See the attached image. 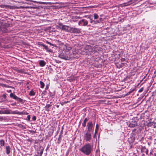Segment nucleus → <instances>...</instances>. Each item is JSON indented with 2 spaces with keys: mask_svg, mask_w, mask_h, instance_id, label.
Wrapping results in <instances>:
<instances>
[{
  "mask_svg": "<svg viewBox=\"0 0 156 156\" xmlns=\"http://www.w3.org/2000/svg\"><path fill=\"white\" fill-rule=\"evenodd\" d=\"M80 30V29L79 28L71 27L70 32L73 33H79L81 32Z\"/></svg>",
  "mask_w": 156,
  "mask_h": 156,
  "instance_id": "obj_8",
  "label": "nucleus"
},
{
  "mask_svg": "<svg viewBox=\"0 0 156 156\" xmlns=\"http://www.w3.org/2000/svg\"><path fill=\"white\" fill-rule=\"evenodd\" d=\"M150 154L151 155V154H152V153H151V152L150 153Z\"/></svg>",
  "mask_w": 156,
  "mask_h": 156,
  "instance_id": "obj_52",
  "label": "nucleus"
},
{
  "mask_svg": "<svg viewBox=\"0 0 156 156\" xmlns=\"http://www.w3.org/2000/svg\"><path fill=\"white\" fill-rule=\"evenodd\" d=\"M129 126L130 127H134L136 126H137V123L136 121H132L130 122H129Z\"/></svg>",
  "mask_w": 156,
  "mask_h": 156,
  "instance_id": "obj_10",
  "label": "nucleus"
},
{
  "mask_svg": "<svg viewBox=\"0 0 156 156\" xmlns=\"http://www.w3.org/2000/svg\"><path fill=\"white\" fill-rule=\"evenodd\" d=\"M136 129H133V132H135V131H136Z\"/></svg>",
  "mask_w": 156,
  "mask_h": 156,
  "instance_id": "obj_46",
  "label": "nucleus"
},
{
  "mask_svg": "<svg viewBox=\"0 0 156 156\" xmlns=\"http://www.w3.org/2000/svg\"><path fill=\"white\" fill-rule=\"evenodd\" d=\"M88 21L85 19H82L79 22L78 24L80 26H86L87 25Z\"/></svg>",
  "mask_w": 156,
  "mask_h": 156,
  "instance_id": "obj_9",
  "label": "nucleus"
},
{
  "mask_svg": "<svg viewBox=\"0 0 156 156\" xmlns=\"http://www.w3.org/2000/svg\"><path fill=\"white\" fill-rule=\"evenodd\" d=\"M87 122H86L83 121V123H82V125L84 127H85L86 126Z\"/></svg>",
  "mask_w": 156,
  "mask_h": 156,
  "instance_id": "obj_32",
  "label": "nucleus"
},
{
  "mask_svg": "<svg viewBox=\"0 0 156 156\" xmlns=\"http://www.w3.org/2000/svg\"><path fill=\"white\" fill-rule=\"evenodd\" d=\"M122 148L121 147H116V150L117 151L120 152L122 151Z\"/></svg>",
  "mask_w": 156,
  "mask_h": 156,
  "instance_id": "obj_31",
  "label": "nucleus"
},
{
  "mask_svg": "<svg viewBox=\"0 0 156 156\" xmlns=\"http://www.w3.org/2000/svg\"><path fill=\"white\" fill-rule=\"evenodd\" d=\"M28 114V113H27L26 114Z\"/></svg>",
  "mask_w": 156,
  "mask_h": 156,
  "instance_id": "obj_55",
  "label": "nucleus"
},
{
  "mask_svg": "<svg viewBox=\"0 0 156 156\" xmlns=\"http://www.w3.org/2000/svg\"><path fill=\"white\" fill-rule=\"evenodd\" d=\"M132 146H131V147H130V148H132Z\"/></svg>",
  "mask_w": 156,
  "mask_h": 156,
  "instance_id": "obj_53",
  "label": "nucleus"
},
{
  "mask_svg": "<svg viewBox=\"0 0 156 156\" xmlns=\"http://www.w3.org/2000/svg\"><path fill=\"white\" fill-rule=\"evenodd\" d=\"M5 141L3 140H0V146L3 147L4 145Z\"/></svg>",
  "mask_w": 156,
  "mask_h": 156,
  "instance_id": "obj_23",
  "label": "nucleus"
},
{
  "mask_svg": "<svg viewBox=\"0 0 156 156\" xmlns=\"http://www.w3.org/2000/svg\"><path fill=\"white\" fill-rule=\"evenodd\" d=\"M76 44H74L73 46L72 47V48H73V46H74V45H76ZM77 45H78V44H77ZM66 48L67 50H71V49H72V47H71L69 45H67L66 46ZM72 49H73V48H72ZM73 50V49H72V51Z\"/></svg>",
  "mask_w": 156,
  "mask_h": 156,
  "instance_id": "obj_24",
  "label": "nucleus"
},
{
  "mask_svg": "<svg viewBox=\"0 0 156 156\" xmlns=\"http://www.w3.org/2000/svg\"><path fill=\"white\" fill-rule=\"evenodd\" d=\"M153 126L154 128H155V127H156V124H153Z\"/></svg>",
  "mask_w": 156,
  "mask_h": 156,
  "instance_id": "obj_44",
  "label": "nucleus"
},
{
  "mask_svg": "<svg viewBox=\"0 0 156 156\" xmlns=\"http://www.w3.org/2000/svg\"><path fill=\"white\" fill-rule=\"evenodd\" d=\"M87 127V129L85 133L84 139L86 142H90L91 140L92 134L93 133L94 129L92 121L88 122Z\"/></svg>",
  "mask_w": 156,
  "mask_h": 156,
  "instance_id": "obj_2",
  "label": "nucleus"
},
{
  "mask_svg": "<svg viewBox=\"0 0 156 156\" xmlns=\"http://www.w3.org/2000/svg\"><path fill=\"white\" fill-rule=\"evenodd\" d=\"M48 88V85H47V86L46 87L45 89L47 90Z\"/></svg>",
  "mask_w": 156,
  "mask_h": 156,
  "instance_id": "obj_48",
  "label": "nucleus"
},
{
  "mask_svg": "<svg viewBox=\"0 0 156 156\" xmlns=\"http://www.w3.org/2000/svg\"><path fill=\"white\" fill-rule=\"evenodd\" d=\"M11 98H13L14 99L16 100L18 102L23 103V100L21 98L18 97L16 95H14L13 93H11L9 95Z\"/></svg>",
  "mask_w": 156,
  "mask_h": 156,
  "instance_id": "obj_7",
  "label": "nucleus"
},
{
  "mask_svg": "<svg viewBox=\"0 0 156 156\" xmlns=\"http://www.w3.org/2000/svg\"><path fill=\"white\" fill-rule=\"evenodd\" d=\"M125 60V59L124 58H121V61L122 62H124Z\"/></svg>",
  "mask_w": 156,
  "mask_h": 156,
  "instance_id": "obj_39",
  "label": "nucleus"
},
{
  "mask_svg": "<svg viewBox=\"0 0 156 156\" xmlns=\"http://www.w3.org/2000/svg\"><path fill=\"white\" fill-rule=\"evenodd\" d=\"M141 156H145L144 154H143Z\"/></svg>",
  "mask_w": 156,
  "mask_h": 156,
  "instance_id": "obj_50",
  "label": "nucleus"
},
{
  "mask_svg": "<svg viewBox=\"0 0 156 156\" xmlns=\"http://www.w3.org/2000/svg\"><path fill=\"white\" fill-rule=\"evenodd\" d=\"M58 27L60 29L67 32H70L71 27L63 25L62 23H58Z\"/></svg>",
  "mask_w": 156,
  "mask_h": 156,
  "instance_id": "obj_5",
  "label": "nucleus"
},
{
  "mask_svg": "<svg viewBox=\"0 0 156 156\" xmlns=\"http://www.w3.org/2000/svg\"><path fill=\"white\" fill-rule=\"evenodd\" d=\"M39 3L40 4H44L45 3L42 2H39Z\"/></svg>",
  "mask_w": 156,
  "mask_h": 156,
  "instance_id": "obj_45",
  "label": "nucleus"
},
{
  "mask_svg": "<svg viewBox=\"0 0 156 156\" xmlns=\"http://www.w3.org/2000/svg\"><path fill=\"white\" fill-rule=\"evenodd\" d=\"M154 156H156V153H154Z\"/></svg>",
  "mask_w": 156,
  "mask_h": 156,
  "instance_id": "obj_51",
  "label": "nucleus"
},
{
  "mask_svg": "<svg viewBox=\"0 0 156 156\" xmlns=\"http://www.w3.org/2000/svg\"><path fill=\"white\" fill-rule=\"evenodd\" d=\"M80 47L77 44L74 45L73 47V52L63 51L61 53L58 57L62 59L69 60L73 58H77L79 57L78 53L79 52Z\"/></svg>",
  "mask_w": 156,
  "mask_h": 156,
  "instance_id": "obj_1",
  "label": "nucleus"
},
{
  "mask_svg": "<svg viewBox=\"0 0 156 156\" xmlns=\"http://www.w3.org/2000/svg\"><path fill=\"white\" fill-rule=\"evenodd\" d=\"M121 147L122 148V141L120 140L118 141V142L116 144V147Z\"/></svg>",
  "mask_w": 156,
  "mask_h": 156,
  "instance_id": "obj_15",
  "label": "nucleus"
},
{
  "mask_svg": "<svg viewBox=\"0 0 156 156\" xmlns=\"http://www.w3.org/2000/svg\"><path fill=\"white\" fill-rule=\"evenodd\" d=\"M2 97L6 99V96L5 94H3L2 95Z\"/></svg>",
  "mask_w": 156,
  "mask_h": 156,
  "instance_id": "obj_36",
  "label": "nucleus"
},
{
  "mask_svg": "<svg viewBox=\"0 0 156 156\" xmlns=\"http://www.w3.org/2000/svg\"><path fill=\"white\" fill-rule=\"evenodd\" d=\"M32 119L34 121H35L36 119V116H34L32 118Z\"/></svg>",
  "mask_w": 156,
  "mask_h": 156,
  "instance_id": "obj_34",
  "label": "nucleus"
},
{
  "mask_svg": "<svg viewBox=\"0 0 156 156\" xmlns=\"http://www.w3.org/2000/svg\"><path fill=\"white\" fill-rule=\"evenodd\" d=\"M50 94L51 96H53L54 95L53 94L51 93V92H50Z\"/></svg>",
  "mask_w": 156,
  "mask_h": 156,
  "instance_id": "obj_42",
  "label": "nucleus"
},
{
  "mask_svg": "<svg viewBox=\"0 0 156 156\" xmlns=\"http://www.w3.org/2000/svg\"><path fill=\"white\" fill-rule=\"evenodd\" d=\"M11 111L10 110H6L4 111L0 110V114H9L11 113Z\"/></svg>",
  "mask_w": 156,
  "mask_h": 156,
  "instance_id": "obj_14",
  "label": "nucleus"
},
{
  "mask_svg": "<svg viewBox=\"0 0 156 156\" xmlns=\"http://www.w3.org/2000/svg\"><path fill=\"white\" fill-rule=\"evenodd\" d=\"M29 94L31 96H34L35 95V93L34 91L32 90L30 91Z\"/></svg>",
  "mask_w": 156,
  "mask_h": 156,
  "instance_id": "obj_25",
  "label": "nucleus"
},
{
  "mask_svg": "<svg viewBox=\"0 0 156 156\" xmlns=\"http://www.w3.org/2000/svg\"><path fill=\"white\" fill-rule=\"evenodd\" d=\"M99 129V126L98 124H97L96 126L95 129V133L97 134Z\"/></svg>",
  "mask_w": 156,
  "mask_h": 156,
  "instance_id": "obj_21",
  "label": "nucleus"
},
{
  "mask_svg": "<svg viewBox=\"0 0 156 156\" xmlns=\"http://www.w3.org/2000/svg\"><path fill=\"white\" fill-rule=\"evenodd\" d=\"M40 66L41 67L44 66L46 64L44 60H41L39 62Z\"/></svg>",
  "mask_w": 156,
  "mask_h": 156,
  "instance_id": "obj_18",
  "label": "nucleus"
},
{
  "mask_svg": "<svg viewBox=\"0 0 156 156\" xmlns=\"http://www.w3.org/2000/svg\"><path fill=\"white\" fill-rule=\"evenodd\" d=\"M30 132L31 133H35V132L34 131H33V130H30Z\"/></svg>",
  "mask_w": 156,
  "mask_h": 156,
  "instance_id": "obj_41",
  "label": "nucleus"
},
{
  "mask_svg": "<svg viewBox=\"0 0 156 156\" xmlns=\"http://www.w3.org/2000/svg\"><path fill=\"white\" fill-rule=\"evenodd\" d=\"M30 115H28L27 116V120L28 121H29L30 120Z\"/></svg>",
  "mask_w": 156,
  "mask_h": 156,
  "instance_id": "obj_35",
  "label": "nucleus"
},
{
  "mask_svg": "<svg viewBox=\"0 0 156 156\" xmlns=\"http://www.w3.org/2000/svg\"><path fill=\"white\" fill-rule=\"evenodd\" d=\"M41 46L44 48L47 51L50 52H52V50L51 49H49L48 48V47L46 46L45 45L42 44H41Z\"/></svg>",
  "mask_w": 156,
  "mask_h": 156,
  "instance_id": "obj_16",
  "label": "nucleus"
},
{
  "mask_svg": "<svg viewBox=\"0 0 156 156\" xmlns=\"http://www.w3.org/2000/svg\"><path fill=\"white\" fill-rule=\"evenodd\" d=\"M11 151V149L9 146H6L5 147V152L7 154H9Z\"/></svg>",
  "mask_w": 156,
  "mask_h": 156,
  "instance_id": "obj_13",
  "label": "nucleus"
},
{
  "mask_svg": "<svg viewBox=\"0 0 156 156\" xmlns=\"http://www.w3.org/2000/svg\"><path fill=\"white\" fill-rule=\"evenodd\" d=\"M3 119V117L0 116V119L2 120V119Z\"/></svg>",
  "mask_w": 156,
  "mask_h": 156,
  "instance_id": "obj_43",
  "label": "nucleus"
},
{
  "mask_svg": "<svg viewBox=\"0 0 156 156\" xmlns=\"http://www.w3.org/2000/svg\"><path fill=\"white\" fill-rule=\"evenodd\" d=\"M44 148L42 146H40L39 147V150L38 151V153L40 155V156H41L42 154L43 153Z\"/></svg>",
  "mask_w": 156,
  "mask_h": 156,
  "instance_id": "obj_12",
  "label": "nucleus"
},
{
  "mask_svg": "<svg viewBox=\"0 0 156 156\" xmlns=\"http://www.w3.org/2000/svg\"><path fill=\"white\" fill-rule=\"evenodd\" d=\"M46 43L47 44H50V45H52V46H53L55 47H57V46H56V45L55 44H51L50 42H48V41H47L46 42Z\"/></svg>",
  "mask_w": 156,
  "mask_h": 156,
  "instance_id": "obj_29",
  "label": "nucleus"
},
{
  "mask_svg": "<svg viewBox=\"0 0 156 156\" xmlns=\"http://www.w3.org/2000/svg\"><path fill=\"white\" fill-rule=\"evenodd\" d=\"M79 151L85 154L88 155L93 151V147L89 143L86 144L79 149Z\"/></svg>",
  "mask_w": 156,
  "mask_h": 156,
  "instance_id": "obj_3",
  "label": "nucleus"
},
{
  "mask_svg": "<svg viewBox=\"0 0 156 156\" xmlns=\"http://www.w3.org/2000/svg\"><path fill=\"white\" fill-rule=\"evenodd\" d=\"M4 108H2V109H4Z\"/></svg>",
  "mask_w": 156,
  "mask_h": 156,
  "instance_id": "obj_54",
  "label": "nucleus"
},
{
  "mask_svg": "<svg viewBox=\"0 0 156 156\" xmlns=\"http://www.w3.org/2000/svg\"><path fill=\"white\" fill-rule=\"evenodd\" d=\"M133 0H130L128 2L124 3L123 4L124 6H127L129 5L132 3H133Z\"/></svg>",
  "mask_w": 156,
  "mask_h": 156,
  "instance_id": "obj_17",
  "label": "nucleus"
},
{
  "mask_svg": "<svg viewBox=\"0 0 156 156\" xmlns=\"http://www.w3.org/2000/svg\"><path fill=\"white\" fill-rule=\"evenodd\" d=\"M96 134H95V133H94V136H93V137H94V138H95V136H96Z\"/></svg>",
  "mask_w": 156,
  "mask_h": 156,
  "instance_id": "obj_47",
  "label": "nucleus"
},
{
  "mask_svg": "<svg viewBox=\"0 0 156 156\" xmlns=\"http://www.w3.org/2000/svg\"><path fill=\"white\" fill-rule=\"evenodd\" d=\"M40 85H41V88H44V83L42 81L40 82Z\"/></svg>",
  "mask_w": 156,
  "mask_h": 156,
  "instance_id": "obj_27",
  "label": "nucleus"
},
{
  "mask_svg": "<svg viewBox=\"0 0 156 156\" xmlns=\"http://www.w3.org/2000/svg\"><path fill=\"white\" fill-rule=\"evenodd\" d=\"M142 149L144 150L145 151V153L146 154H148V150H147V149H146L145 147H143V148H142Z\"/></svg>",
  "mask_w": 156,
  "mask_h": 156,
  "instance_id": "obj_26",
  "label": "nucleus"
},
{
  "mask_svg": "<svg viewBox=\"0 0 156 156\" xmlns=\"http://www.w3.org/2000/svg\"><path fill=\"white\" fill-rule=\"evenodd\" d=\"M63 127H62V130L60 132V134L58 138V139L57 143L59 144H60L61 142V139L62 138V133H63Z\"/></svg>",
  "mask_w": 156,
  "mask_h": 156,
  "instance_id": "obj_11",
  "label": "nucleus"
},
{
  "mask_svg": "<svg viewBox=\"0 0 156 156\" xmlns=\"http://www.w3.org/2000/svg\"><path fill=\"white\" fill-rule=\"evenodd\" d=\"M51 106V105L50 104H48L46 105V108H49L50 106Z\"/></svg>",
  "mask_w": 156,
  "mask_h": 156,
  "instance_id": "obj_38",
  "label": "nucleus"
},
{
  "mask_svg": "<svg viewBox=\"0 0 156 156\" xmlns=\"http://www.w3.org/2000/svg\"><path fill=\"white\" fill-rule=\"evenodd\" d=\"M7 28V27L4 23L0 21V32L1 31L4 33L8 32L9 30Z\"/></svg>",
  "mask_w": 156,
  "mask_h": 156,
  "instance_id": "obj_6",
  "label": "nucleus"
},
{
  "mask_svg": "<svg viewBox=\"0 0 156 156\" xmlns=\"http://www.w3.org/2000/svg\"><path fill=\"white\" fill-rule=\"evenodd\" d=\"M94 19H98V17H99V16L96 13H94Z\"/></svg>",
  "mask_w": 156,
  "mask_h": 156,
  "instance_id": "obj_30",
  "label": "nucleus"
},
{
  "mask_svg": "<svg viewBox=\"0 0 156 156\" xmlns=\"http://www.w3.org/2000/svg\"><path fill=\"white\" fill-rule=\"evenodd\" d=\"M88 18H89V19H90V22L91 23H93V22H95V21H94L93 20L91 19H90V17H88Z\"/></svg>",
  "mask_w": 156,
  "mask_h": 156,
  "instance_id": "obj_37",
  "label": "nucleus"
},
{
  "mask_svg": "<svg viewBox=\"0 0 156 156\" xmlns=\"http://www.w3.org/2000/svg\"><path fill=\"white\" fill-rule=\"evenodd\" d=\"M88 121V119L87 118H85L84 120V121L86 122H87Z\"/></svg>",
  "mask_w": 156,
  "mask_h": 156,
  "instance_id": "obj_40",
  "label": "nucleus"
},
{
  "mask_svg": "<svg viewBox=\"0 0 156 156\" xmlns=\"http://www.w3.org/2000/svg\"><path fill=\"white\" fill-rule=\"evenodd\" d=\"M97 46H92L90 45H87L85 47V49L87 50L89 52L95 53L98 50Z\"/></svg>",
  "mask_w": 156,
  "mask_h": 156,
  "instance_id": "obj_4",
  "label": "nucleus"
},
{
  "mask_svg": "<svg viewBox=\"0 0 156 156\" xmlns=\"http://www.w3.org/2000/svg\"><path fill=\"white\" fill-rule=\"evenodd\" d=\"M144 90V89H143V87H142L139 90H138V92L139 93H140L142 92Z\"/></svg>",
  "mask_w": 156,
  "mask_h": 156,
  "instance_id": "obj_33",
  "label": "nucleus"
},
{
  "mask_svg": "<svg viewBox=\"0 0 156 156\" xmlns=\"http://www.w3.org/2000/svg\"><path fill=\"white\" fill-rule=\"evenodd\" d=\"M135 90V89H133V90H130V91H129V92H127L126 94V96H128V95H129L131 93H132Z\"/></svg>",
  "mask_w": 156,
  "mask_h": 156,
  "instance_id": "obj_28",
  "label": "nucleus"
},
{
  "mask_svg": "<svg viewBox=\"0 0 156 156\" xmlns=\"http://www.w3.org/2000/svg\"><path fill=\"white\" fill-rule=\"evenodd\" d=\"M154 124H155V123L154 122H150L148 123L147 126L148 127L151 126H153Z\"/></svg>",
  "mask_w": 156,
  "mask_h": 156,
  "instance_id": "obj_22",
  "label": "nucleus"
},
{
  "mask_svg": "<svg viewBox=\"0 0 156 156\" xmlns=\"http://www.w3.org/2000/svg\"><path fill=\"white\" fill-rule=\"evenodd\" d=\"M25 112H13L12 113L16 114L19 115H24L25 114Z\"/></svg>",
  "mask_w": 156,
  "mask_h": 156,
  "instance_id": "obj_20",
  "label": "nucleus"
},
{
  "mask_svg": "<svg viewBox=\"0 0 156 156\" xmlns=\"http://www.w3.org/2000/svg\"><path fill=\"white\" fill-rule=\"evenodd\" d=\"M56 106L58 108L59 107V105H57Z\"/></svg>",
  "mask_w": 156,
  "mask_h": 156,
  "instance_id": "obj_49",
  "label": "nucleus"
},
{
  "mask_svg": "<svg viewBox=\"0 0 156 156\" xmlns=\"http://www.w3.org/2000/svg\"><path fill=\"white\" fill-rule=\"evenodd\" d=\"M135 140V138L133 137H130L128 139V141L129 143H132Z\"/></svg>",
  "mask_w": 156,
  "mask_h": 156,
  "instance_id": "obj_19",
  "label": "nucleus"
}]
</instances>
